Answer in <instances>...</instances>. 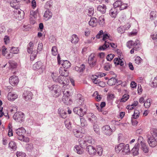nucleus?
Listing matches in <instances>:
<instances>
[{
  "mask_svg": "<svg viewBox=\"0 0 157 157\" xmlns=\"http://www.w3.org/2000/svg\"><path fill=\"white\" fill-rule=\"evenodd\" d=\"M85 69V65L84 64H82L80 67H76L75 68V70L79 72L83 71Z\"/></svg>",
  "mask_w": 157,
  "mask_h": 157,
  "instance_id": "obj_33",
  "label": "nucleus"
},
{
  "mask_svg": "<svg viewBox=\"0 0 157 157\" xmlns=\"http://www.w3.org/2000/svg\"><path fill=\"white\" fill-rule=\"evenodd\" d=\"M33 149V145L31 144H28L27 145L26 149L28 151H30Z\"/></svg>",
  "mask_w": 157,
  "mask_h": 157,
  "instance_id": "obj_62",
  "label": "nucleus"
},
{
  "mask_svg": "<svg viewBox=\"0 0 157 157\" xmlns=\"http://www.w3.org/2000/svg\"><path fill=\"white\" fill-rule=\"evenodd\" d=\"M96 152L97 154L99 156H101L102 155L103 152V149H102L101 147L100 146H97L96 149Z\"/></svg>",
  "mask_w": 157,
  "mask_h": 157,
  "instance_id": "obj_42",
  "label": "nucleus"
},
{
  "mask_svg": "<svg viewBox=\"0 0 157 157\" xmlns=\"http://www.w3.org/2000/svg\"><path fill=\"white\" fill-rule=\"evenodd\" d=\"M127 46L129 48H131V47L132 46H133V47H136L137 46V48H139V47L138 46V43L136 41L134 42L132 40H130L128 41L127 43Z\"/></svg>",
  "mask_w": 157,
  "mask_h": 157,
  "instance_id": "obj_25",
  "label": "nucleus"
},
{
  "mask_svg": "<svg viewBox=\"0 0 157 157\" xmlns=\"http://www.w3.org/2000/svg\"><path fill=\"white\" fill-rule=\"evenodd\" d=\"M87 117L88 120L93 123H95L97 121V118L94 114L92 113H89L87 114Z\"/></svg>",
  "mask_w": 157,
  "mask_h": 157,
  "instance_id": "obj_17",
  "label": "nucleus"
},
{
  "mask_svg": "<svg viewBox=\"0 0 157 157\" xmlns=\"http://www.w3.org/2000/svg\"><path fill=\"white\" fill-rule=\"evenodd\" d=\"M13 119L17 122L21 123L23 122L25 118L24 114L21 112H17L13 115Z\"/></svg>",
  "mask_w": 157,
  "mask_h": 157,
  "instance_id": "obj_4",
  "label": "nucleus"
},
{
  "mask_svg": "<svg viewBox=\"0 0 157 157\" xmlns=\"http://www.w3.org/2000/svg\"><path fill=\"white\" fill-rule=\"evenodd\" d=\"M117 9L115 8H112L109 11V14L110 16L113 17H116L117 13Z\"/></svg>",
  "mask_w": 157,
  "mask_h": 157,
  "instance_id": "obj_30",
  "label": "nucleus"
},
{
  "mask_svg": "<svg viewBox=\"0 0 157 157\" xmlns=\"http://www.w3.org/2000/svg\"><path fill=\"white\" fill-rule=\"evenodd\" d=\"M59 72L61 76L63 77H67L69 73L68 71L64 68L62 67H60L59 70Z\"/></svg>",
  "mask_w": 157,
  "mask_h": 157,
  "instance_id": "obj_21",
  "label": "nucleus"
},
{
  "mask_svg": "<svg viewBox=\"0 0 157 157\" xmlns=\"http://www.w3.org/2000/svg\"><path fill=\"white\" fill-rule=\"evenodd\" d=\"M143 139L142 137L139 136L138 139V143H140L141 146V148L143 152L145 153H147L148 152L149 148L145 142L141 140Z\"/></svg>",
  "mask_w": 157,
  "mask_h": 157,
  "instance_id": "obj_9",
  "label": "nucleus"
},
{
  "mask_svg": "<svg viewBox=\"0 0 157 157\" xmlns=\"http://www.w3.org/2000/svg\"><path fill=\"white\" fill-rule=\"evenodd\" d=\"M150 19L151 20H155L156 19V12L152 11L150 14Z\"/></svg>",
  "mask_w": 157,
  "mask_h": 157,
  "instance_id": "obj_46",
  "label": "nucleus"
},
{
  "mask_svg": "<svg viewBox=\"0 0 157 157\" xmlns=\"http://www.w3.org/2000/svg\"><path fill=\"white\" fill-rule=\"evenodd\" d=\"M23 96L25 100L26 101H28L32 99L33 94L31 92L26 91L24 92Z\"/></svg>",
  "mask_w": 157,
  "mask_h": 157,
  "instance_id": "obj_16",
  "label": "nucleus"
},
{
  "mask_svg": "<svg viewBox=\"0 0 157 157\" xmlns=\"http://www.w3.org/2000/svg\"><path fill=\"white\" fill-rule=\"evenodd\" d=\"M112 67L111 65L109 63H106L104 66V69L107 71H109Z\"/></svg>",
  "mask_w": 157,
  "mask_h": 157,
  "instance_id": "obj_51",
  "label": "nucleus"
},
{
  "mask_svg": "<svg viewBox=\"0 0 157 157\" xmlns=\"http://www.w3.org/2000/svg\"><path fill=\"white\" fill-rule=\"evenodd\" d=\"M127 7V4L123 3L121 2V4L119 9L120 10H121L126 9Z\"/></svg>",
  "mask_w": 157,
  "mask_h": 157,
  "instance_id": "obj_56",
  "label": "nucleus"
},
{
  "mask_svg": "<svg viewBox=\"0 0 157 157\" xmlns=\"http://www.w3.org/2000/svg\"><path fill=\"white\" fill-rule=\"evenodd\" d=\"M37 12L36 11H31L30 12L31 18L34 21L36 17Z\"/></svg>",
  "mask_w": 157,
  "mask_h": 157,
  "instance_id": "obj_40",
  "label": "nucleus"
},
{
  "mask_svg": "<svg viewBox=\"0 0 157 157\" xmlns=\"http://www.w3.org/2000/svg\"><path fill=\"white\" fill-rule=\"evenodd\" d=\"M102 129L104 134L107 136H110L112 133V130L109 125L104 126L102 127Z\"/></svg>",
  "mask_w": 157,
  "mask_h": 157,
  "instance_id": "obj_11",
  "label": "nucleus"
},
{
  "mask_svg": "<svg viewBox=\"0 0 157 157\" xmlns=\"http://www.w3.org/2000/svg\"><path fill=\"white\" fill-rule=\"evenodd\" d=\"M151 135H147V141L150 147H154L157 145V129H154L151 132Z\"/></svg>",
  "mask_w": 157,
  "mask_h": 157,
  "instance_id": "obj_1",
  "label": "nucleus"
},
{
  "mask_svg": "<svg viewBox=\"0 0 157 157\" xmlns=\"http://www.w3.org/2000/svg\"><path fill=\"white\" fill-rule=\"evenodd\" d=\"M142 60V59L140 57L137 56L135 58V62L136 63L139 64L140 63Z\"/></svg>",
  "mask_w": 157,
  "mask_h": 157,
  "instance_id": "obj_61",
  "label": "nucleus"
},
{
  "mask_svg": "<svg viewBox=\"0 0 157 157\" xmlns=\"http://www.w3.org/2000/svg\"><path fill=\"white\" fill-rule=\"evenodd\" d=\"M151 99L148 98L145 102L144 105L146 108H148L150 107L151 104Z\"/></svg>",
  "mask_w": 157,
  "mask_h": 157,
  "instance_id": "obj_41",
  "label": "nucleus"
},
{
  "mask_svg": "<svg viewBox=\"0 0 157 157\" xmlns=\"http://www.w3.org/2000/svg\"><path fill=\"white\" fill-rule=\"evenodd\" d=\"M114 55L113 54H109L106 57V59L108 61H110L113 58Z\"/></svg>",
  "mask_w": 157,
  "mask_h": 157,
  "instance_id": "obj_55",
  "label": "nucleus"
},
{
  "mask_svg": "<svg viewBox=\"0 0 157 157\" xmlns=\"http://www.w3.org/2000/svg\"><path fill=\"white\" fill-rule=\"evenodd\" d=\"M52 78L53 80L55 82H58L59 83L63 85L67 84V82L65 80L64 77L61 76H59L58 78H57V77H53L52 76Z\"/></svg>",
  "mask_w": 157,
  "mask_h": 157,
  "instance_id": "obj_10",
  "label": "nucleus"
},
{
  "mask_svg": "<svg viewBox=\"0 0 157 157\" xmlns=\"http://www.w3.org/2000/svg\"><path fill=\"white\" fill-rule=\"evenodd\" d=\"M71 42L72 43L76 44L78 41V39L77 35L75 34L73 35L71 37Z\"/></svg>",
  "mask_w": 157,
  "mask_h": 157,
  "instance_id": "obj_34",
  "label": "nucleus"
},
{
  "mask_svg": "<svg viewBox=\"0 0 157 157\" xmlns=\"http://www.w3.org/2000/svg\"><path fill=\"white\" fill-rule=\"evenodd\" d=\"M139 111L137 110H135L134 111V113L132 115V119L134 118V119H137L139 116Z\"/></svg>",
  "mask_w": 157,
  "mask_h": 157,
  "instance_id": "obj_45",
  "label": "nucleus"
},
{
  "mask_svg": "<svg viewBox=\"0 0 157 157\" xmlns=\"http://www.w3.org/2000/svg\"><path fill=\"white\" fill-rule=\"evenodd\" d=\"M43 48V44L39 42L37 47V52L41 51Z\"/></svg>",
  "mask_w": 157,
  "mask_h": 157,
  "instance_id": "obj_60",
  "label": "nucleus"
},
{
  "mask_svg": "<svg viewBox=\"0 0 157 157\" xmlns=\"http://www.w3.org/2000/svg\"><path fill=\"white\" fill-rule=\"evenodd\" d=\"M37 53L36 52H33L32 53L30 56V59L32 60H33L36 57Z\"/></svg>",
  "mask_w": 157,
  "mask_h": 157,
  "instance_id": "obj_57",
  "label": "nucleus"
},
{
  "mask_svg": "<svg viewBox=\"0 0 157 157\" xmlns=\"http://www.w3.org/2000/svg\"><path fill=\"white\" fill-rule=\"evenodd\" d=\"M52 55L53 56H56L57 55V49L56 46H54L52 47Z\"/></svg>",
  "mask_w": 157,
  "mask_h": 157,
  "instance_id": "obj_53",
  "label": "nucleus"
},
{
  "mask_svg": "<svg viewBox=\"0 0 157 157\" xmlns=\"http://www.w3.org/2000/svg\"><path fill=\"white\" fill-rule=\"evenodd\" d=\"M121 2V1H117L115 2L113 4L114 8H116L117 7L120 8Z\"/></svg>",
  "mask_w": 157,
  "mask_h": 157,
  "instance_id": "obj_47",
  "label": "nucleus"
},
{
  "mask_svg": "<svg viewBox=\"0 0 157 157\" xmlns=\"http://www.w3.org/2000/svg\"><path fill=\"white\" fill-rule=\"evenodd\" d=\"M72 121L69 120H67L64 121L65 125L66 127L70 130H71L72 128L73 127V125L72 124Z\"/></svg>",
  "mask_w": 157,
  "mask_h": 157,
  "instance_id": "obj_24",
  "label": "nucleus"
},
{
  "mask_svg": "<svg viewBox=\"0 0 157 157\" xmlns=\"http://www.w3.org/2000/svg\"><path fill=\"white\" fill-rule=\"evenodd\" d=\"M94 142V139L90 136H86L84 140L80 141V144L82 147H85L88 144H92Z\"/></svg>",
  "mask_w": 157,
  "mask_h": 157,
  "instance_id": "obj_7",
  "label": "nucleus"
},
{
  "mask_svg": "<svg viewBox=\"0 0 157 157\" xmlns=\"http://www.w3.org/2000/svg\"><path fill=\"white\" fill-rule=\"evenodd\" d=\"M140 146V145L139 143H137L135 144L131 151L133 155L135 156L139 155V151Z\"/></svg>",
  "mask_w": 157,
  "mask_h": 157,
  "instance_id": "obj_12",
  "label": "nucleus"
},
{
  "mask_svg": "<svg viewBox=\"0 0 157 157\" xmlns=\"http://www.w3.org/2000/svg\"><path fill=\"white\" fill-rule=\"evenodd\" d=\"M26 131L23 127H21L16 130V133L17 135V138L20 140L28 142L29 141V139L28 138L25 139V137L24 136L25 134Z\"/></svg>",
  "mask_w": 157,
  "mask_h": 157,
  "instance_id": "obj_2",
  "label": "nucleus"
},
{
  "mask_svg": "<svg viewBox=\"0 0 157 157\" xmlns=\"http://www.w3.org/2000/svg\"><path fill=\"white\" fill-rule=\"evenodd\" d=\"M81 125L82 127H85L87 125V122L82 117H80Z\"/></svg>",
  "mask_w": 157,
  "mask_h": 157,
  "instance_id": "obj_37",
  "label": "nucleus"
},
{
  "mask_svg": "<svg viewBox=\"0 0 157 157\" xmlns=\"http://www.w3.org/2000/svg\"><path fill=\"white\" fill-rule=\"evenodd\" d=\"M9 147L13 150H16L17 148L16 143L13 141H11L9 143Z\"/></svg>",
  "mask_w": 157,
  "mask_h": 157,
  "instance_id": "obj_35",
  "label": "nucleus"
},
{
  "mask_svg": "<svg viewBox=\"0 0 157 157\" xmlns=\"http://www.w3.org/2000/svg\"><path fill=\"white\" fill-rule=\"evenodd\" d=\"M74 135L77 138L81 137V132L76 129H74L73 131Z\"/></svg>",
  "mask_w": 157,
  "mask_h": 157,
  "instance_id": "obj_38",
  "label": "nucleus"
},
{
  "mask_svg": "<svg viewBox=\"0 0 157 157\" xmlns=\"http://www.w3.org/2000/svg\"><path fill=\"white\" fill-rule=\"evenodd\" d=\"M59 114L62 118H65L66 117L67 113L64 111H63L61 113H59Z\"/></svg>",
  "mask_w": 157,
  "mask_h": 157,
  "instance_id": "obj_64",
  "label": "nucleus"
},
{
  "mask_svg": "<svg viewBox=\"0 0 157 157\" xmlns=\"http://www.w3.org/2000/svg\"><path fill=\"white\" fill-rule=\"evenodd\" d=\"M17 94L10 92L8 94L7 97L9 100L13 101L17 98Z\"/></svg>",
  "mask_w": 157,
  "mask_h": 157,
  "instance_id": "obj_20",
  "label": "nucleus"
},
{
  "mask_svg": "<svg viewBox=\"0 0 157 157\" xmlns=\"http://www.w3.org/2000/svg\"><path fill=\"white\" fill-rule=\"evenodd\" d=\"M62 101L64 103L67 105H70L71 103V99L68 97L63 96Z\"/></svg>",
  "mask_w": 157,
  "mask_h": 157,
  "instance_id": "obj_27",
  "label": "nucleus"
},
{
  "mask_svg": "<svg viewBox=\"0 0 157 157\" xmlns=\"http://www.w3.org/2000/svg\"><path fill=\"white\" fill-rule=\"evenodd\" d=\"M50 89L52 90V93L55 97H58L61 93L60 87L57 85H53Z\"/></svg>",
  "mask_w": 157,
  "mask_h": 157,
  "instance_id": "obj_6",
  "label": "nucleus"
},
{
  "mask_svg": "<svg viewBox=\"0 0 157 157\" xmlns=\"http://www.w3.org/2000/svg\"><path fill=\"white\" fill-rule=\"evenodd\" d=\"M124 143H121L118 144L115 147V150L116 151L117 153H119L121 150H123V147H124Z\"/></svg>",
  "mask_w": 157,
  "mask_h": 157,
  "instance_id": "obj_31",
  "label": "nucleus"
},
{
  "mask_svg": "<svg viewBox=\"0 0 157 157\" xmlns=\"http://www.w3.org/2000/svg\"><path fill=\"white\" fill-rule=\"evenodd\" d=\"M18 82V78L16 76H12L9 78V82L12 86L17 85Z\"/></svg>",
  "mask_w": 157,
  "mask_h": 157,
  "instance_id": "obj_14",
  "label": "nucleus"
},
{
  "mask_svg": "<svg viewBox=\"0 0 157 157\" xmlns=\"http://www.w3.org/2000/svg\"><path fill=\"white\" fill-rule=\"evenodd\" d=\"M93 96L95 97L98 101H99L101 99V96L98 94V92L97 91H96L94 93Z\"/></svg>",
  "mask_w": 157,
  "mask_h": 157,
  "instance_id": "obj_39",
  "label": "nucleus"
},
{
  "mask_svg": "<svg viewBox=\"0 0 157 157\" xmlns=\"http://www.w3.org/2000/svg\"><path fill=\"white\" fill-rule=\"evenodd\" d=\"M52 2L51 1H49L46 2L44 5V7L45 8L49 9L52 6Z\"/></svg>",
  "mask_w": 157,
  "mask_h": 157,
  "instance_id": "obj_50",
  "label": "nucleus"
},
{
  "mask_svg": "<svg viewBox=\"0 0 157 157\" xmlns=\"http://www.w3.org/2000/svg\"><path fill=\"white\" fill-rule=\"evenodd\" d=\"M88 15L90 16H92L94 13V9L93 7L90 8L88 10Z\"/></svg>",
  "mask_w": 157,
  "mask_h": 157,
  "instance_id": "obj_52",
  "label": "nucleus"
},
{
  "mask_svg": "<svg viewBox=\"0 0 157 157\" xmlns=\"http://www.w3.org/2000/svg\"><path fill=\"white\" fill-rule=\"evenodd\" d=\"M33 67L34 70L38 71L40 74L44 71L45 66L41 62L38 61L33 65Z\"/></svg>",
  "mask_w": 157,
  "mask_h": 157,
  "instance_id": "obj_5",
  "label": "nucleus"
},
{
  "mask_svg": "<svg viewBox=\"0 0 157 157\" xmlns=\"http://www.w3.org/2000/svg\"><path fill=\"white\" fill-rule=\"evenodd\" d=\"M122 153L124 155H128L130 153L129 146L128 144H124V147L122 151Z\"/></svg>",
  "mask_w": 157,
  "mask_h": 157,
  "instance_id": "obj_19",
  "label": "nucleus"
},
{
  "mask_svg": "<svg viewBox=\"0 0 157 157\" xmlns=\"http://www.w3.org/2000/svg\"><path fill=\"white\" fill-rule=\"evenodd\" d=\"M97 19L95 17H91L90 20L89 22V24L90 26L92 27L96 26L97 25Z\"/></svg>",
  "mask_w": 157,
  "mask_h": 157,
  "instance_id": "obj_22",
  "label": "nucleus"
},
{
  "mask_svg": "<svg viewBox=\"0 0 157 157\" xmlns=\"http://www.w3.org/2000/svg\"><path fill=\"white\" fill-rule=\"evenodd\" d=\"M117 81V80L115 78H111L108 80L107 83L110 86L113 85L116 83Z\"/></svg>",
  "mask_w": 157,
  "mask_h": 157,
  "instance_id": "obj_32",
  "label": "nucleus"
},
{
  "mask_svg": "<svg viewBox=\"0 0 157 157\" xmlns=\"http://www.w3.org/2000/svg\"><path fill=\"white\" fill-rule=\"evenodd\" d=\"M63 63H62V65L63 66L64 68L67 69L69 68L71 66V63L67 60H63Z\"/></svg>",
  "mask_w": 157,
  "mask_h": 157,
  "instance_id": "obj_29",
  "label": "nucleus"
},
{
  "mask_svg": "<svg viewBox=\"0 0 157 157\" xmlns=\"http://www.w3.org/2000/svg\"><path fill=\"white\" fill-rule=\"evenodd\" d=\"M19 1L20 0H12L10 3L11 6L16 9L19 8L20 7Z\"/></svg>",
  "mask_w": 157,
  "mask_h": 157,
  "instance_id": "obj_18",
  "label": "nucleus"
},
{
  "mask_svg": "<svg viewBox=\"0 0 157 157\" xmlns=\"http://www.w3.org/2000/svg\"><path fill=\"white\" fill-rule=\"evenodd\" d=\"M52 13L49 10V9H47L45 11L44 17L48 19H50L52 17Z\"/></svg>",
  "mask_w": 157,
  "mask_h": 157,
  "instance_id": "obj_28",
  "label": "nucleus"
},
{
  "mask_svg": "<svg viewBox=\"0 0 157 157\" xmlns=\"http://www.w3.org/2000/svg\"><path fill=\"white\" fill-rule=\"evenodd\" d=\"M75 148L76 149V151H75L77 152V153L79 154H82L84 152V150L82 148L84 147H82L80 145V146L78 145H76L75 147Z\"/></svg>",
  "mask_w": 157,
  "mask_h": 157,
  "instance_id": "obj_26",
  "label": "nucleus"
},
{
  "mask_svg": "<svg viewBox=\"0 0 157 157\" xmlns=\"http://www.w3.org/2000/svg\"><path fill=\"white\" fill-rule=\"evenodd\" d=\"M93 128L95 132L97 134H99L100 133L99 126L96 124H94L93 126Z\"/></svg>",
  "mask_w": 157,
  "mask_h": 157,
  "instance_id": "obj_44",
  "label": "nucleus"
},
{
  "mask_svg": "<svg viewBox=\"0 0 157 157\" xmlns=\"http://www.w3.org/2000/svg\"><path fill=\"white\" fill-rule=\"evenodd\" d=\"M86 147V151L90 155H94L96 154V150L94 147L90 145Z\"/></svg>",
  "mask_w": 157,
  "mask_h": 157,
  "instance_id": "obj_15",
  "label": "nucleus"
},
{
  "mask_svg": "<svg viewBox=\"0 0 157 157\" xmlns=\"http://www.w3.org/2000/svg\"><path fill=\"white\" fill-rule=\"evenodd\" d=\"M120 60H121V59L120 58L119 59L117 58H115L114 60V64L116 65H119Z\"/></svg>",
  "mask_w": 157,
  "mask_h": 157,
  "instance_id": "obj_63",
  "label": "nucleus"
},
{
  "mask_svg": "<svg viewBox=\"0 0 157 157\" xmlns=\"http://www.w3.org/2000/svg\"><path fill=\"white\" fill-rule=\"evenodd\" d=\"M151 86L153 87H157V77H155L150 83Z\"/></svg>",
  "mask_w": 157,
  "mask_h": 157,
  "instance_id": "obj_36",
  "label": "nucleus"
},
{
  "mask_svg": "<svg viewBox=\"0 0 157 157\" xmlns=\"http://www.w3.org/2000/svg\"><path fill=\"white\" fill-rule=\"evenodd\" d=\"M129 96L127 94H124L122 98L121 99V101L125 102L129 98Z\"/></svg>",
  "mask_w": 157,
  "mask_h": 157,
  "instance_id": "obj_49",
  "label": "nucleus"
},
{
  "mask_svg": "<svg viewBox=\"0 0 157 157\" xmlns=\"http://www.w3.org/2000/svg\"><path fill=\"white\" fill-rule=\"evenodd\" d=\"M10 53L13 54H17L19 52V50L17 48L12 47L10 49Z\"/></svg>",
  "mask_w": 157,
  "mask_h": 157,
  "instance_id": "obj_43",
  "label": "nucleus"
},
{
  "mask_svg": "<svg viewBox=\"0 0 157 157\" xmlns=\"http://www.w3.org/2000/svg\"><path fill=\"white\" fill-rule=\"evenodd\" d=\"M107 39L111 40L112 39L110 37V35L109 34L107 33L106 32H104L103 34V37L102 40L105 41V43L103 45L100 46L98 49L100 50H104L108 48L109 46L110 43L109 42H107L106 40Z\"/></svg>",
  "mask_w": 157,
  "mask_h": 157,
  "instance_id": "obj_3",
  "label": "nucleus"
},
{
  "mask_svg": "<svg viewBox=\"0 0 157 157\" xmlns=\"http://www.w3.org/2000/svg\"><path fill=\"white\" fill-rule=\"evenodd\" d=\"M16 155L17 157H25V154L22 152L17 151Z\"/></svg>",
  "mask_w": 157,
  "mask_h": 157,
  "instance_id": "obj_54",
  "label": "nucleus"
},
{
  "mask_svg": "<svg viewBox=\"0 0 157 157\" xmlns=\"http://www.w3.org/2000/svg\"><path fill=\"white\" fill-rule=\"evenodd\" d=\"M63 93L64 96H66L68 97L70 95V93L67 90L65 89L63 91Z\"/></svg>",
  "mask_w": 157,
  "mask_h": 157,
  "instance_id": "obj_59",
  "label": "nucleus"
},
{
  "mask_svg": "<svg viewBox=\"0 0 157 157\" xmlns=\"http://www.w3.org/2000/svg\"><path fill=\"white\" fill-rule=\"evenodd\" d=\"M9 130L8 134L9 136H13V133L12 132V126L11 124H9Z\"/></svg>",
  "mask_w": 157,
  "mask_h": 157,
  "instance_id": "obj_48",
  "label": "nucleus"
},
{
  "mask_svg": "<svg viewBox=\"0 0 157 157\" xmlns=\"http://www.w3.org/2000/svg\"><path fill=\"white\" fill-rule=\"evenodd\" d=\"M86 108L83 109L79 107H75L73 110V112L75 113L79 116L80 117H83L86 114Z\"/></svg>",
  "mask_w": 157,
  "mask_h": 157,
  "instance_id": "obj_8",
  "label": "nucleus"
},
{
  "mask_svg": "<svg viewBox=\"0 0 157 157\" xmlns=\"http://www.w3.org/2000/svg\"><path fill=\"white\" fill-rule=\"evenodd\" d=\"M94 57V54H91L89 57L88 63L91 67H93L96 65V59Z\"/></svg>",
  "mask_w": 157,
  "mask_h": 157,
  "instance_id": "obj_13",
  "label": "nucleus"
},
{
  "mask_svg": "<svg viewBox=\"0 0 157 157\" xmlns=\"http://www.w3.org/2000/svg\"><path fill=\"white\" fill-rule=\"evenodd\" d=\"M104 32L102 30H100L98 34L96 35V37L98 39H99L100 38V36L102 35H103Z\"/></svg>",
  "mask_w": 157,
  "mask_h": 157,
  "instance_id": "obj_58",
  "label": "nucleus"
},
{
  "mask_svg": "<svg viewBox=\"0 0 157 157\" xmlns=\"http://www.w3.org/2000/svg\"><path fill=\"white\" fill-rule=\"evenodd\" d=\"M106 9V6L104 4H102L101 5H99L97 7V10L102 14H104L105 13Z\"/></svg>",
  "mask_w": 157,
  "mask_h": 157,
  "instance_id": "obj_23",
  "label": "nucleus"
}]
</instances>
